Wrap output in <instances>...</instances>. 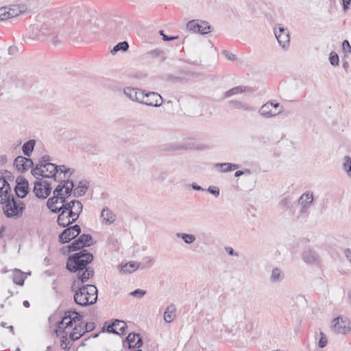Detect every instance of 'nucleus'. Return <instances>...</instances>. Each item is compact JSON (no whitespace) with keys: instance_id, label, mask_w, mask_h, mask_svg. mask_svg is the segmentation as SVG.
I'll return each mask as SVG.
<instances>
[{"instance_id":"f257e3e1","label":"nucleus","mask_w":351,"mask_h":351,"mask_svg":"<svg viewBox=\"0 0 351 351\" xmlns=\"http://www.w3.org/2000/svg\"><path fill=\"white\" fill-rule=\"evenodd\" d=\"M62 19L68 34L87 31L90 28V20L86 10L80 6L67 7L63 10Z\"/></svg>"},{"instance_id":"f03ea898","label":"nucleus","mask_w":351,"mask_h":351,"mask_svg":"<svg viewBox=\"0 0 351 351\" xmlns=\"http://www.w3.org/2000/svg\"><path fill=\"white\" fill-rule=\"evenodd\" d=\"M93 260V256L86 250L70 256L66 261V269L71 272L77 273V278L82 282H86L94 275V270L87 267Z\"/></svg>"},{"instance_id":"7ed1b4c3","label":"nucleus","mask_w":351,"mask_h":351,"mask_svg":"<svg viewBox=\"0 0 351 351\" xmlns=\"http://www.w3.org/2000/svg\"><path fill=\"white\" fill-rule=\"evenodd\" d=\"M67 34L62 25L57 24L56 20L51 19L45 22L40 27H33V34L37 39L47 40L53 45L60 43L64 35Z\"/></svg>"},{"instance_id":"20e7f679","label":"nucleus","mask_w":351,"mask_h":351,"mask_svg":"<svg viewBox=\"0 0 351 351\" xmlns=\"http://www.w3.org/2000/svg\"><path fill=\"white\" fill-rule=\"evenodd\" d=\"M82 316L76 311H69L66 312L65 315L62 319L57 324V327L55 331L56 335H59L63 329L66 331V330L69 327L71 326L73 322H74L75 326L73 328L72 332H70L69 338L72 342L79 339L86 333V331L84 330V323L82 322Z\"/></svg>"},{"instance_id":"39448f33","label":"nucleus","mask_w":351,"mask_h":351,"mask_svg":"<svg viewBox=\"0 0 351 351\" xmlns=\"http://www.w3.org/2000/svg\"><path fill=\"white\" fill-rule=\"evenodd\" d=\"M73 188V182L71 180H64L57 186L53 191V196L47 202V206L54 213H60L64 209L68 203L66 199L68 198Z\"/></svg>"},{"instance_id":"423d86ee","label":"nucleus","mask_w":351,"mask_h":351,"mask_svg":"<svg viewBox=\"0 0 351 351\" xmlns=\"http://www.w3.org/2000/svg\"><path fill=\"white\" fill-rule=\"evenodd\" d=\"M66 207L61 210L58 216L59 226L65 228L75 222L83 209L82 204L78 200H71L66 204Z\"/></svg>"},{"instance_id":"0eeeda50","label":"nucleus","mask_w":351,"mask_h":351,"mask_svg":"<svg viewBox=\"0 0 351 351\" xmlns=\"http://www.w3.org/2000/svg\"><path fill=\"white\" fill-rule=\"evenodd\" d=\"M73 298L75 302L79 306L92 305L97 300V289L93 285L82 286L75 291Z\"/></svg>"},{"instance_id":"6e6552de","label":"nucleus","mask_w":351,"mask_h":351,"mask_svg":"<svg viewBox=\"0 0 351 351\" xmlns=\"http://www.w3.org/2000/svg\"><path fill=\"white\" fill-rule=\"evenodd\" d=\"M31 173L37 180L39 179L40 177L48 178H53L56 180V176L58 173V165L55 164H46L43 166L41 164H37L36 167L32 168Z\"/></svg>"},{"instance_id":"1a4fd4ad","label":"nucleus","mask_w":351,"mask_h":351,"mask_svg":"<svg viewBox=\"0 0 351 351\" xmlns=\"http://www.w3.org/2000/svg\"><path fill=\"white\" fill-rule=\"evenodd\" d=\"M283 112V107L278 102L269 101L264 104L258 110V114L266 119L276 117Z\"/></svg>"},{"instance_id":"9d476101","label":"nucleus","mask_w":351,"mask_h":351,"mask_svg":"<svg viewBox=\"0 0 351 351\" xmlns=\"http://www.w3.org/2000/svg\"><path fill=\"white\" fill-rule=\"evenodd\" d=\"M3 212L8 217H12L21 215L24 209L23 203L13 197L4 204Z\"/></svg>"},{"instance_id":"9b49d317","label":"nucleus","mask_w":351,"mask_h":351,"mask_svg":"<svg viewBox=\"0 0 351 351\" xmlns=\"http://www.w3.org/2000/svg\"><path fill=\"white\" fill-rule=\"evenodd\" d=\"M313 203V193L312 191H306L298 199V204L300 206V216L304 217L308 214V209Z\"/></svg>"},{"instance_id":"f8f14e48","label":"nucleus","mask_w":351,"mask_h":351,"mask_svg":"<svg viewBox=\"0 0 351 351\" xmlns=\"http://www.w3.org/2000/svg\"><path fill=\"white\" fill-rule=\"evenodd\" d=\"M331 328L337 334L346 335L350 332L351 326L348 319L338 317L333 319Z\"/></svg>"},{"instance_id":"ddd939ff","label":"nucleus","mask_w":351,"mask_h":351,"mask_svg":"<svg viewBox=\"0 0 351 351\" xmlns=\"http://www.w3.org/2000/svg\"><path fill=\"white\" fill-rule=\"evenodd\" d=\"M81 232V228L79 225H74L66 228L59 236V241L61 243H69L77 237Z\"/></svg>"},{"instance_id":"4468645a","label":"nucleus","mask_w":351,"mask_h":351,"mask_svg":"<svg viewBox=\"0 0 351 351\" xmlns=\"http://www.w3.org/2000/svg\"><path fill=\"white\" fill-rule=\"evenodd\" d=\"M143 102L141 104H145L152 107H159L163 103V99L160 94L156 92H147L144 90Z\"/></svg>"},{"instance_id":"2eb2a0df","label":"nucleus","mask_w":351,"mask_h":351,"mask_svg":"<svg viewBox=\"0 0 351 351\" xmlns=\"http://www.w3.org/2000/svg\"><path fill=\"white\" fill-rule=\"evenodd\" d=\"M186 28L193 32L206 34L210 32V26L206 21L192 20L187 23Z\"/></svg>"},{"instance_id":"dca6fc26","label":"nucleus","mask_w":351,"mask_h":351,"mask_svg":"<svg viewBox=\"0 0 351 351\" xmlns=\"http://www.w3.org/2000/svg\"><path fill=\"white\" fill-rule=\"evenodd\" d=\"M123 92L130 100L138 104L143 102L144 90L128 86L123 88Z\"/></svg>"},{"instance_id":"f3484780","label":"nucleus","mask_w":351,"mask_h":351,"mask_svg":"<svg viewBox=\"0 0 351 351\" xmlns=\"http://www.w3.org/2000/svg\"><path fill=\"white\" fill-rule=\"evenodd\" d=\"M51 188L50 184L46 181L43 182H36L34 187V193L38 198L45 199L51 193Z\"/></svg>"},{"instance_id":"a211bd4d","label":"nucleus","mask_w":351,"mask_h":351,"mask_svg":"<svg viewBox=\"0 0 351 351\" xmlns=\"http://www.w3.org/2000/svg\"><path fill=\"white\" fill-rule=\"evenodd\" d=\"M274 31L279 45L282 46V47L285 48L290 42L289 32L287 29L279 26L278 29L275 27Z\"/></svg>"},{"instance_id":"6ab92c4d","label":"nucleus","mask_w":351,"mask_h":351,"mask_svg":"<svg viewBox=\"0 0 351 351\" xmlns=\"http://www.w3.org/2000/svg\"><path fill=\"white\" fill-rule=\"evenodd\" d=\"M16 182V184L14 188L16 195L19 198H23L29 191L28 182L25 178L21 176L18 177Z\"/></svg>"},{"instance_id":"aec40b11","label":"nucleus","mask_w":351,"mask_h":351,"mask_svg":"<svg viewBox=\"0 0 351 351\" xmlns=\"http://www.w3.org/2000/svg\"><path fill=\"white\" fill-rule=\"evenodd\" d=\"M14 165L16 167L18 171L23 173L27 171L29 169L32 168L34 166V162L30 158L19 156L15 158L14 161Z\"/></svg>"},{"instance_id":"412c9836","label":"nucleus","mask_w":351,"mask_h":351,"mask_svg":"<svg viewBox=\"0 0 351 351\" xmlns=\"http://www.w3.org/2000/svg\"><path fill=\"white\" fill-rule=\"evenodd\" d=\"M129 345V348H139L143 345V340L139 334L130 333L125 339Z\"/></svg>"},{"instance_id":"4be33fe9","label":"nucleus","mask_w":351,"mask_h":351,"mask_svg":"<svg viewBox=\"0 0 351 351\" xmlns=\"http://www.w3.org/2000/svg\"><path fill=\"white\" fill-rule=\"evenodd\" d=\"M100 218L102 223L110 225L115 221L116 215L108 207H105L101 210Z\"/></svg>"},{"instance_id":"5701e85b","label":"nucleus","mask_w":351,"mask_h":351,"mask_svg":"<svg viewBox=\"0 0 351 351\" xmlns=\"http://www.w3.org/2000/svg\"><path fill=\"white\" fill-rule=\"evenodd\" d=\"M10 19L16 17L21 14L25 12L27 7L25 4L12 5L8 7Z\"/></svg>"},{"instance_id":"b1692460","label":"nucleus","mask_w":351,"mask_h":351,"mask_svg":"<svg viewBox=\"0 0 351 351\" xmlns=\"http://www.w3.org/2000/svg\"><path fill=\"white\" fill-rule=\"evenodd\" d=\"M285 278V274L283 271L279 267H274L272 269L269 277V281L272 284L281 282Z\"/></svg>"},{"instance_id":"393cba45","label":"nucleus","mask_w":351,"mask_h":351,"mask_svg":"<svg viewBox=\"0 0 351 351\" xmlns=\"http://www.w3.org/2000/svg\"><path fill=\"white\" fill-rule=\"evenodd\" d=\"M176 317V308L173 304L167 306L164 313V319L167 323L172 322Z\"/></svg>"},{"instance_id":"a878e982","label":"nucleus","mask_w":351,"mask_h":351,"mask_svg":"<svg viewBox=\"0 0 351 351\" xmlns=\"http://www.w3.org/2000/svg\"><path fill=\"white\" fill-rule=\"evenodd\" d=\"M88 186V182L85 180H81L79 182L78 185L75 188H73L72 191L73 192V195L75 197H80L84 195Z\"/></svg>"},{"instance_id":"bb28decb","label":"nucleus","mask_w":351,"mask_h":351,"mask_svg":"<svg viewBox=\"0 0 351 351\" xmlns=\"http://www.w3.org/2000/svg\"><path fill=\"white\" fill-rule=\"evenodd\" d=\"M304 261L308 264H315L318 262V256L311 250H306L302 254Z\"/></svg>"},{"instance_id":"cd10ccee","label":"nucleus","mask_w":351,"mask_h":351,"mask_svg":"<svg viewBox=\"0 0 351 351\" xmlns=\"http://www.w3.org/2000/svg\"><path fill=\"white\" fill-rule=\"evenodd\" d=\"M229 104L233 106L235 108L243 111L252 112L255 109L253 106H250L246 102H243L239 100H231L229 101Z\"/></svg>"},{"instance_id":"c85d7f7f","label":"nucleus","mask_w":351,"mask_h":351,"mask_svg":"<svg viewBox=\"0 0 351 351\" xmlns=\"http://www.w3.org/2000/svg\"><path fill=\"white\" fill-rule=\"evenodd\" d=\"M5 186V189L1 193V197L0 196V204H5L8 201H10L11 199L14 197L11 194V187L8 182Z\"/></svg>"},{"instance_id":"c756f323","label":"nucleus","mask_w":351,"mask_h":351,"mask_svg":"<svg viewBox=\"0 0 351 351\" xmlns=\"http://www.w3.org/2000/svg\"><path fill=\"white\" fill-rule=\"evenodd\" d=\"M215 168L220 169L221 172H229L234 169L240 168V165L234 163L224 162V163H217Z\"/></svg>"},{"instance_id":"7c9ffc66","label":"nucleus","mask_w":351,"mask_h":351,"mask_svg":"<svg viewBox=\"0 0 351 351\" xmlns=\"http://www.w3.org/2000/svg\"><path fill=\"white\" fill-rule=\"evenodd\" d=\"M141 267L139 263L129 262L121 267V272L124 274H131Z\"/></svg>"},{"instance_id":"2f4dec72","label":"nucleus","mask_w":351,"mask_h":351,"mask_svg":"<svg viewBox=\"0 0 351 351\" xmlns=\"http://www.w3.org/2000/svg\"><path fill=\"white\" fill-rule=\"evenodd\" d=\"M36 145V141L34 139L29 140L22 146V151L25 156H30Z\"/></svg>"},{"instance_id":"473e14b6","label":"nucleus","mask_w":351,"mask_h":351,"mask_svg":"<svg viewBox=\"0 0 351 351\" xmlns=\"http://www.w3.org/2000/svg\"><path fill=\"white\" fill-rule=\"evenodd\" d=\"M176 236L178 238L182 239L183 241L187 245L193 243L196 239L195 236L192 234L178 232L176 234Z\"/></svg>"},{"instance_id":"72a5a7b5","label":"nucleus","mask_w":351,"mask_h":351,"mask_svg":"<svg viewBox=\"0 0 351 351\" xmlns=\"http://www.w3.org/2000/svg\"><path fill=\"white\" fill-rule=\"evenodd\" d=\"M13 282L20 286H23L24 284V276L23 272L19 269H15L12 273Z\"/></svg>"},{"instance_id":"f704fd0d","label":"nucleus","mask_w":351,"mask_h":351,"mask_svg":"<svg viewBox=\"0 0 351 351\" xmlns=\"http://www.w3.org/2000/svg\"><path fill=\"white\" fill-rule=\"evenodd\" d=\"M342 168L347 176L351 179V158L350 156H346L343 157Z\"/></svg>"},{"instance_id":"c9c22d12","label":"nucleus","mask_w":351,"mask_h":351,"mask_svg":"<svg viewBox=\"0 0 351 351\" xmlns=\"http://www.w3.org/2000/svg\"><path fill=\"white\" fill-rule=\"evenodd\" d=\"M156 180L158 182L163 184H171L173 182V180L170 178L169 174L167 171L160 172L156 178Z\"/></svg>"},{"instance_id":"e433bc0d","label":"nucleus","mask_w":351,"mask_h":351,"mask_svg":"<svg viewBox=\"0 0 351 351\" xmlns=\"http://www.w3.org/2000/svg\"><path fill=\"white\" fill-rule=\"evenodd\" d=\"M114 322V327L119 331L117 335H124L126 332L127 324L125 322L116 319Z\"/></svg>"},{"instance_id":"4c0bfd02","label":"nucleus","mask_w":351,"mask_h":351,"mask_svg":"<svg viewBox=\"0 0 351 351\" xmlns=\"http://www.w3.org/2000/svg\"><path fill=\"white\" fill-rule=\"evenodd\" d=\"M61 335H62V339H61V343H60V347L63 350L69 349L70 346H71V343H70L69 341H68V338H67L68 332L65 331L63 329V330H62V332L60 333V335L58 336H60Z\"/></svg>"},{"instance_id":"58836bf2","label":"nucleus","mask_w":351,"mask_h":351,"mask_svg":"<svg viewBox=\"0 0 351 351\" xmlns=\"http://www.w3.org/2000/svg\"><path fill=\"white\" fill-rule=\"evenodd\" d=\"M84 243H82V240H80L79 238L76 240H75L71 244L68 245V249L69 252H73L80 250L84 247Z\"/></svg>"},{"instance_id":"ea45409f","label":"nucleus","mask_w":351,"mask_h":351,"mask_svg":"<svg viewBox=\"0 0 351 351\" xmlns=\"http://www.w3.org/2000/svg\"><path fill=\"white\" fill-rule=\"evenodd\" d=\"M129 47L128 43L126 41L120 42L117 44L111 51L112 54H115L119 51H125Z\"/></svg>"},{"instance_id":"a19ab883","label":"nucleus","mask_w":351,"mask_h":351,"mask_svg":"<svg viewBox=\"0 0 351 351\" xmlns=\"http://www.w3.org/2000/svg\"><path fill=\"white\" fill-rule=\"evenodd\" d=\"M244 88L242 86L234 87L224 93V97H229L234 95L242 93Z\"/></svg>"},{"instance_id":"79ce46f5","label":"nucleus","mask_w":351,"mask_h":351,"mask_svg":"<svg viewBox=\"0 0 351 351\" xmlns=\"http://www.w3.org/2000/svg\"><path fill=\"white\" fill-rule=\"evenodd\" d=\"M79 239L82 240V243H84L83 245L84 247H88L93 244V238L90 234H83L79 237Z\"/></svg>"},{"instance_id":"37998d69","label":"nucleus","mask_w":351,"mask_h":351,"mask_svg":"<svg viewBox=\"0 0 351 351\" xmlns=\"http://www.w3.org/2000/svg\"><path fill=\"white\" fill-rule=\"evenodd\" d=\"M103 332L104 331H106L109 333H118L119 331L117 330L116 328H114V322L111 323V324H108L107 322H106L102 328V330H101Z\"/></svg>"},{"instance_id":"c03bdc74","label":"nucleus","mask_w":351,"mask_h":351,"mask_svg":"<svg viewBox=\"0 0 351 351\" xmlns=\"http://www.w3.org/2000/svg\"><path fill=\"white\" fill-rule=\"evenodd\" d=\"M319 335H320V338L318 341V346L319 348H324L326 346V345L328 343L327 337L322 331H320Z\"/></svg>"},{"instance_id":"a18cd8bd","label":"nucleus","mask_w":351,"mask_h":351,"mask_svg":"<svg viewBox=\"0 0 351 351\" xmlns=\"http://www.w3.org/2000/svg\"><path fill=\"white\" fill-rule=\"evenodd\" d=\"M9 12L8 7H2L0 8V21L9 19Z\"/></svg>"},{"instance_id":"49530a36","label":"nucleus","mask_w":351,"mask_h":351,"mask_svg":"<svg viewBox=\"0 0 351 351\" xmlns=\"http://www.w3.org/2000/svg\"><path fill=\"white\" fill-rule=\"evenodd\" d=\"M329 61L331 65L337 66L339 65V56L335 52H331L329 56Z\"/></svg>"},{"instance_id":"de8ad7c7","label":"nucleus","mask_w":351,"mask_h":351,"mask_svg":"<svg viewBox=\"0 0 351 351\" xmlns=\"http://www.w3.org/2000/svg\"><path fill=\"white\" fill-rule=\"evenodd\" d=\"M59 171L64 174V178H66V174H68V173H70V175H72V173H73V169L70 168H66L64 165L58 166V173Z\"/></svg>"},{"instance_id":"09e8293b","label":"nucleus","mask_w":351,"mask_h":351,"mask_svg":"<svg viewBox=\"0 0 351 351\" xmlns=\"http://www.w3.org/2000/svg\"><path fill=\"white\" fill-rule=\"evenodd\" d=\"M291 202V198L289 197H283L280 202H279V206L281 208H285L289 207L290 204Z\"/></svg>"},{"instance_id":"8fccbe9b","label":"nucleus","mask_w":351,"mask_h":351,"mask_svg":"<svg viewBox=\"0 0 351 351\" xmlns=\"http://www.w3.org/2000/svg\"><path fill=\"white\" fill-rule=\"evenodd\" d=\"M222 53L230 61H234L237 60L236 55L229 51L223 50Z\"/></svg>"},{"instance_id":"3c124183","label":"nucleus","mask_w":351,"mask_h":351,"mask_svg":"<svg viewBox=\"0 0 351 351\" xmlns=\"http://www.w3.org/2000/svg\"><path fill=\"white\" fill-rule=\"evenodd\" d=\"M145 293H146L145 291L137 289L134 290V291L131 292L130 294L134 297L141 298L145 295Z\"/></svg>"},{"instance_id":"603ef678","label":"nucleus","mask_w":351,"mask_h":351,"mask_svg":"<svg viewBox=\"0 0 351 351\" xmlns=\"http://www.w3.org/2000/svg\"><path fill=\"white\" fill-rule=\"evenodd\" d=\"M342 49L345 53H351V46L347 40H344L342 43Z\"/></svg>"},{"instance_id":"864d4df0","label":"nucleus","mask_w":351,"mask_h":351,"mask_svg":"<svg viewBox=\"0 0 351 351\" xmlns=\"http://www.w3.org/2000/svg\"><path fill=\"white\" fill-rule=\"evenodd\" d=\"M51 160V158L49 156L44 155L40 158L38 164H41L43 166L45 165L46 164H52L50 162Z\"/></svg>"},{"instance_id":"5fc2aeb1","label":"nucleus","mask_w":351,"mask_h":351,"mask_svg":"<svg viewBox=\"0 0 351 351\" xmlns=\"http://www.w3.org/2000/svg\"><path fill=\"white\" fill-rule=\"evenodd\" d=\"M207 191L210 194L214 195L215 197H218L219 195V189L217 186H210L208 188Z\"/></svg>"},{"instance_id":"6e6d98bb","label":"nucleus","mask_w":351,"mask_h":351,"mask_svg":"<svg viewBox=\"0 0 351 351\" xmlns=\"http://www.w3.org/2000/svg\"><path fill=\"white\" fill-rule=\"evenodd\" d=\"M84 330L86 332L92 331L95 328V324L93 322H88L84 324Z\"/></svg>"},{"instance_id":"4d7b16f0","label":"nucleus","mask_w":351,"mask_h":351,"mask_svg":"<svg viewBox=\"0 0 351 351\" xmlns=\"http://www.w3.org/2000/svg\"><path fill=\"white\" fill-rule=\"evenodd\" d=\"M159 33L162 36V39L165 41H170V40L177 39L178 38V36H168L167 35H165L164 34V32L162 30H160L159 32Z\"/></svg>"},{"instance_id":"13d9d810","label":"nucleus","mask_w":351,"mask_h":351,"mask_svg":"<svg viewBox=\"0 0 351 351\" xmlns=\"http://www.w3.org/2000/svg\"><path fill=\"white\" fill-rule=\"evenodd\" d=\"M245 173H247V174H250V171L249 169H245L244 171H241V170H239V171H237L235 173H234V176L236 178H239L243 175H244Z\"/></svg>"},{"instance_id":"bf43d9fd","label":"nucleus","mask_w":351,"mask_h":351,"mask_svg":"<svg viewBox=\"0 0 351 351\" xmlns=\"http://www.w3.org/2000/svg\"><path fill=\"white\" fill-rule=\"evenodd\" d=\"M226 251L228 254V255H230V256H239L238 253H237L234 250V249L232 247H226Z\"/></svg>"},{"instance_id":"052dcab7","label":"nucleus","mask_w":351,"mask_h":351,"mask_svg":"<svg viewBox=\"0 0 351 351\" xmlns=\"http://www.w3.org/2000/svg\"><path fill=\"white\" fill-rule=\"evenodd\" d=\"M191 187L195 191H204V189L201 186L198 185L195 182H193L191 184Z\"/></svg>"},{"instance_id":"680f3d73","label":"nucleus","mask_w":351,"mask_h":351,"mask_svg":"<svg viewBox=\"0 0 351 351\" xmlns=\"http://www.w3.org/2000/svg\"><path fill=\"white\" fill-rule=\"evenodd\" d=\"M350 3L351 0H342L343 8L344 11H346L349 8Z\"/></svg>"},{"instance_id":"e2e57ef3","label":"nucleus","mask_w":351,"mask_h":351,"mask_svg":"<svg viewBox=\"0 0 351 351\" xmlns=\"http://www.w3.org/2000/svg\"><path fill=\"white\" fill-rule=\"evenodd\" d=\"M344 253L348 260L351 263V250L350 249H347L345 250Z\"/></svg>"},{"instance_id":"0e129e2a","label":"nucleus","mask_w":351,"mask_h":351,"mask_svg":"<svg viewBox=\"0 0 351 351\" xmlns=\"http://www.w3.org/2000/svg\"><path fill=\"white\" fill-rule=\"evenodd\" d=\"M197 149H209V146L208 145H199L197 146Z\"/></svg>"},{"instance_id":"69168bd1","label":"nucleus","mask_w":351,"mask_h":351,"mask_svg":"<svg viewBox=\"0 0 351 351\" xmlns=\"http://www.w3.org/2000/svg\"><path fill=\"white\" fill-rule=\"evenodd\" d=\"M152 263V259H149L146 264L143 266L141 267V269H145V267H148L149 265H151V263Z\"/></svg>"},{"instance_id":"338daca9","label":"nucleus","mask_w":351,"mask_h":351,"mask_svg":"<svg viewBox=\"0 0 351 351\" xmlns=\"http://www.w3.org/2000/svg\"><path fill=\"white\" fill-rule=\"evenodd\" d=\"M23 306L26 308H28L29 306V302L27 300L24 301Z\"/></svg>"},{"instance_id":"774afa93","label":"nucleus","mask_w":351,"mask_h":351,"mask_svg":"<svg viewBox=\"0 0 351 351\" xmlns=\"http://www.w3.org/2000/svg\"><path fill=\"white\" fill-rule=\"evenodd\" d=\"M189 42V38L186 36L183 40V43H187Z\"/></svg>"}]
</instances>
